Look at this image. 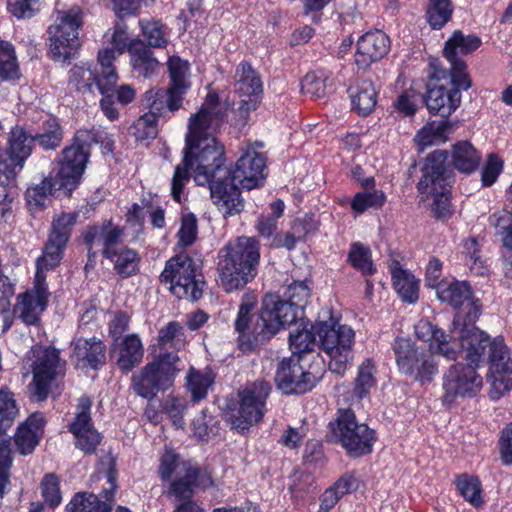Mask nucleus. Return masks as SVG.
I'll use <instances>...</instances> for the list:
<instances>
[{"mask_svg": "<svg viewBox=\"0 0 512 512\" xmlns=\"http://www.w3.org/2000/svg\"><path fill=\"white\" fill-rule=\"evenodd\" d=\"M393 286L399 297L409 304L417 302L419 298V281L399 263L391 266Z\"/></svg>", "mask_w": 512, "mask_h": 512, "instance_id": "2f4dec72", "label": "nucleus"}, {"mask_svg": "<svg viewBox=\"0 0 512 512\" xmlns=\"http://www.w3.org/2000/svg\"><path fill=\"white\" fill-rule=\"evenodd\" d=\"M256 303L257 296L253 292H247L242 296L234 322L235 331L239 334L240 338L261 340L260 334L254 333L258 326V321L254 325L251 324Z\"/></svg>", "mask_w": 512, "mask_h": 512, "instance_id": "c756f323", "label": "nucleus"}, {"mask_svg": "<svg viewBox=\"0 0 512 512\" xmlns=\"http://www.w3.org/2000/svg\"><path fill=\"white\" fill-rule=\"evenodd\" d=\"M66 512H111L105 501L91 493L79 492L74 495L65 507Z\"/></svg>", "mask_w": 512, "mask_h": 512, "instance_id": "49530a36", "label": "nucleus"}, {"mask_svg": "<svg viewBox=\"0 0 512 512\" xmlns=\"http://www.w3.org/2000/svg\"><path fill=\"white\" fill-rule=\"evenodd\" d=\"M180 363L176 354L165 353L146 364L132 378L136 394L151 399L159 391L170 388L177 374L183 369Z\"/></svg>", "mask_w": 512, "mask_h": 512, "instance_id": "9b49d317", "label": "nucleus"}, {"mask_svg": "<svg viewBox=\"0 0 512 512\" xmlns=\"http://www.w3.org/2000/svg\"><path fill=\"white\" fill-rule=\"evenodd\" d=\"M76 220L75 213H62L54 218L48 240L66 246Z\"/></svg>", "mask_w": 512, "mask_h": 512, "instance_id": "603ef678", "label": "nucleus"}, {"mask_svg": "<svg viewBox=\"0 0 512 512\" xmlns=\"http://www.w3.org/2000/svg\"><path fill=\"white\" fill-rule=\"evenodd\" d=\"M482 386L483 379L477 373L476 366L454 364L443 375L442 401L445 405H451L458 397H474Z\"/></svg>", "mask_w": 512, "mask_h": 512, "instance_id": "aec40b11", "label": "nucleus"}, {"mask_svg": "<svg viewBox=\"0 0 512 512\" xmlns=\"http://www.w3.org/2000/svg\"><path fill=\"white\" fill-rule=\"evenodd\" d=\"M224 110L218 95L209 92L200 110L190 116L183 163L175 168L171 195L181 202L191 170L197 185H209L214 204L227 216L239 213L242 205L235 186L220 181L228 172L222 167L224 146L217 141L214 132L223 119Z\"/></svg>", "mask_w": 512, "mask_h": 512, "instance_id": "f257e3e1", "label": "nucleus"}, {"mask_svg": "<svg viewBox=\"0 0 512 512\" xmlns=\"http://www.w3.org/2000/svg\"><path fill=\"white\" fill-rule=\"evenodd\" d=\"M460 103L461 94L457 89L436 84L427 86L425 104L430 113L447 118L455 112Z\"/></svg>", "mask_w": 512, "mask_h": 512, "instance_id": "a878e982", "label": "nucleus"}, {"mask_svg": "<svg viewBox=\"0 0 512 512\" xmlns=\"http://www.w3.org/2000/svg\"><path fill=\"white\" fill-rule=\"evenodd\" d=\"M453 132V124L450 121L428 122L415 135V142L422 148L444 143Z\"/></svg>", "mask_w": 512, "mask_h": 512, "instance_id": "f704fd0d", "label": "nucleus"}, {"mask_svg": "<svg viewBox=\"0 0 512 512\" xmlns=\"http://www.w3.org/2000/svg\"><path fill=\"white\" fill-rule=\"evenodd\" d=\"M170 83L166 90L151 89L145 93L144 102L154 113L168 109L175 112L182 107L183 97L191 87L190 64L179 56H171L167 62Z\"/></svg>", "mask_w": 512, "mask_h": 512, "instance_id": "0eeeda50", "label": "nucleus"}, {"mask_svg": "<svg viewBox=\"0 0 512 512\" xmlns=\"http://www.w3.org/2000/svg\"><path fill=\"white\" fill-rule=\"evenodd\" d=\"M56 191H63V188L57 187L54 178H44L39 184L28 187L25 198L30 211L44 207L48 197Z\"/></svg>", "mask_w": 512, "mask_h": 512, "instance_id": "79ce46f5", "label": "nucleus"}, {"mask_svg": "<svg viewBox=\"0 0 512 512\" xmlns=\"http://www.w3.org/2000/svg\"><path fill=\"white\" fill-rule=\"evenodd\" d=\"M334 85V78L328 71L317 70L307 73L302 80L301 88L303 93L312 97H322L329 88Z\"/></svg>", "mask_w": 512, "mask_h": 512, "instance_id": "37998d69", "label": "nucleus"}, {"mask_svg": "<svg viewBox=\"0 0 512 512\" xmlns=\"http://www.w3.org/2000/svg\"><path fill=\"white\" fill-rule=\"evenodd\" d=\"M352 108L359 115H369L377 104V92L372 82L363 80L349 88Z\"/></svg>", "mask_w": 512, "mask_h": 512, "instance_id": "473e14b6", "label": "nucleus"}, {"mask_svg": "<svg viewBox=\"0 0 512 512\" xmlns=\"http://www.w3.org/2000/svg\"><path fill=\"white\" fill-rule=\"evenodd\" d=\"M103 79V69L101 68L100 75H97L92 69L91 65L87 63H81L75 65L70 71V80L77 86L78 89L87 88L92 89L96 86L101 94H104L107 90H112L113 87H105L101 89L98 82Z\"/></svg>", "mask_w": 512, "mask_h": 512, "instance_id": "a18cd8bd", "label": "nucleus"}, {"mask_svg": "<svg viewBox=\"0 0 512 512\" xmlns=\"http://www.w3.org/2000/svg\"><path fill=\"white\" fill-rule=\"evenodd\" d=\"M149 110L150 114H145L144 116L140 117L134 124L133 135L136 137L138 141L153 139L156 137V116H160L165 112L162 111L161 113H154L150 108Z\"/></svg>", "mask_w": 512, "mask_h": 512, "instance_id": "4d7b16f0", "label": "nucleus"}, {"mask_svg": "<svg viewBox=\"0 0 512 512\" xmlns=\"http://www.w3.org/2000/svg\"><path fill=\"white\" fill-rule=\"evenodd\" d=\"M489 222L496 228H502L501 235L503 245L512 251V216L507 211L495 212L489 217Z\"/></svg>", "mask_w": 512, "mask_h": 512, "instance_id": "052dcab7", "label": "nucleus"}, {"mask_svg": "<svg viewBox=\"0 0 512 512\" xmlns=\"http://www.w3.org/2000/svg\"><path fill=\"white\" fill-rule=\"evenodd\" d=\"M72 358L78 367L97 369L104 362L105 347L96 338L78 339L74 343Z\"/></svg>", "mask_w": 512, "mask_h": 512, "instance_id": "cd10ccee", "label": "nucleus"}, {"mask_svg": "<svg viewBox=\"0 0 512 512\" xmlns=\"http://www.w3.org/2000/svg\"><path fill=\"white\" fill-rule=\"evenodd\" d=\"M35 136L24 128L14 127L8 136L6 147L0 149V184H10L24 168L31 156Z\"/></svg>", "mask_w": 512, "mask_h": 512, "instance_id": "dca6fc26", "label": "nucleus"}, {"mask_svg": "<svg viewBox=\"0 0 512 512\" xmlns=\"http://www.w3.org/2000/svg\"><path fill=\"white\" fill-rule=\"evenodd\" d=\"M468 313L469 321L457 315L452 323L448 341H455L460 350L465 352V358L471 365L478 366L489 349L490 368L488 381L491 385L490 397L498 399L512 387V354L502 337L493 340L479 330L474 321L480 314V305L472 301Z\"/></svg>", "mask_w": 512, "mask_h": 512, "instance_id": "f03ea898", "label": "nucleus"}, {"mask_svg": "<svg viewBox=\"0 0 512 512\" xmlns=\"http://www.w3.org/2000/svg\"><path fill=\"white\" fill-rule=\"evenodd\" d=\"M453 6L450 0H429L426 16L433 29H441L451 18Z\"/></svg>", "mask_w": 512, "mask_h": 512, "instance_id": "3c124183", "label": "nucleus"}, {"mask_svg": "<svg viewBox=\"0 0 512 512\" xmlns=\"http://www.w3.org/2000/svg\"><path fill=\"white\" fill-rule=\"evenodd\" d=\"M288 302L297 308V317L299 318L302 308L310 296V290L305 282H294L290 284L286 291Z\"/></svg>", "mask_w": 512, "mask_h": 512, "instance_id": "338daca9", "label": "nucleus"}, {"mask_svg": "<svg viewBox=\"0 0 512 512\" xmlns=\"http://www.w3.org/2000/svg\"><path fill=\"white\" fill-rule=\"evenodd\" d=\"M139 26L148 47L163 48L168 44L166 29L160 21L144 18L139 20Z\"/></svg>", "mask_w": 512, "mask_h": 512, "instance_id": "09e8293b", "label": "nucleus"}, {"mask_svg": "<svg viewBox=\"0 0 512 512\" xmlns=\"http://www.w3.org/2000/svg\"><path fill=\"white\" fill-rule=\"evenodd\" d=\"M316 333L320 349L329 358V369L336 374L344 373L352 359L353 329L331 317L316 324Z\"/></svg>", "mask_w": 512, "mask_h": 512, "instance_id": "6e6552de", "label": "nucleus"}, {"mask_svg": "<svg viewBox=\"0 0 512 512\" xmlns=\"http://www.w3.org/2000/svg\"><path fill=\"white\" fill-rule=\"evenodd\" d=\"M390 49L389 37L380 30L369 31L357 42L355 63L359 68H367L382 59Z\"/></svg>", "mask_w": 512, "mask_h": 512, "instance_id": "b1692460", "label": "nucleus"}, {"mask_svg": "<svg viewBox=\"0 0 512 512\" xmlns=\"http://www.w3.org/2000/svg\"><path fill=\"white\" fill-rule=\"evenodd\" d=\"M421 102V94L415 88L410 87L403 91L396 99L394 106L396 110L405 116H412L416 113Z\"/></svg>", "mask_w": 512, "mask_h": 512, "instance_id": "bf43d9fd", "label": "nucleus"}, {"mask_svg": "<svg viewBox=\"0 0 512 512\" xmlns=\"http://www.w3.org/2000/svg\"><path fill=\"white\" fill-rule=\"evenodd\" d=\"M212 485V479L206 472L199 471L193 466V476H188L187 471L176 477L169 486L168 496L179 500L190 499L193 495L194 487L207 488Z\"/></svg>", "mask_w": 512, "mask_h": 512, "instance_id": "c85d7f7f", "label": "nucleus"}, {"mask_svg": "<svg viewBox=\"0 0 512 512\" xmlns=\"http://www.w3.org/2000/svg\"><path fill=\"white\" fill-rule=\"evenodd\" d=\"M63 133L55 119L47 122V129L45 132L35 136L39 144L44 149H55L62 141Z\"/></svg>", "mask_w": 512, "mask_h": 512, "instance_id": "774afa93", "label": "nucleus"}, {"mask_svg": "<svg viewBox=\"0 0 512 512\" xmlns=\"http://www.w3.org/2000/svg\"><path fill=\"white\" fill-rule=\"evenodd\" d=\"M104 43L111 47H104L98 51L97 60L103 69V79L98 82L101 89L114 87L118 81V74L113 65L116 58L124 52L130 54L133 48L141 46L142 40L130 37L128 27L124 23H115L103 36Z\"/></svg>", "mask_w": 512, "mask_h": 512, "instance_id": "2eb2a0df", "label": "nucleus"}, {"mask_svg": "<svg viewBox=\"0 0 512 512\" xmlns=\"http://www.w3.org/2000/svg\"><path fill=\"white\" fill-rule=\"evenodd\" d=\"M130 56V65L139 75L150 78L154 76L160 66L159 61L154 57L150 48L142 41L141 46L132 49Z\"/></svg>", "mask_w": 512, "mask_h": 512, "instance_id": "e433bc0d", "label": "nucleus"}, {"mask_svg": "<svg viewBox=\"0 0 512 512\" xmlns=\"http://www.w3.org/2000/svg\"><path fill=\"white\" fill-rule=\"evenodd\" d=\"M83 10L73 6L57 12L54 23L49 27V51L55 61L65 62L75 55L79 48V29L83 24Z\"/></svg>", "mask_w": 512, "mask_h": 512, "instance_id": "9d476101", "label": "nucleus"}, {"mask_svg": "<svg viewBox=\"0 0 512 512\" xmlns=\"http://www.w3.org/2000/svg\"><path fill=\"white\" fill-rule=\"evenodd\" d=\"M456 486L460 495L471 505L479 507L483 504L481 482L477 477L461 475L456 480Z\"/></svg>", "mask_w": 512, "mask_h": 512, "instance_id": "8fccbe9b", "label": "nucleus"}, {"mask_svg": "<svg viewBox=\"0 0 512 512\" xmlns=\"http://www.w3.org/2000/svg\"><path fill=\"white\" fill-rule=\"evenodd\" d=\"M197 219L193 214H185L181 219V226L178 231V245L188 247L192 245L197 237Z\"/></svg>", "mask_w": 512, "mask_h": 512, "instance_id": "69168bd1", "label": "nucleus"}, {"mask_svg": "<svg viewBox=\"0 0 512 512\" xmlns=\"http://www.w3.org/2000/svg\"><path fill=\"white\" fill-rule=\"evenodd\" d=\"M48 298L46 282L35 280L32 289L17 296L14 314L26 325H35L47 307Z\"/></svg>", "mask_w": 512, "mask_h": 512, "instance_id": "5701e85b", "label": "nucleus"}, {"mask_svg": "<svg viewBox=\"0 0 512 512\" xmlns=\"http://www.w3.org/2000/svg\"><path fill=\"white\" fill-rule=\"evenodd\" d=\"M19 414V408L14 394L3 386L0 388V434L4 433L14 423Z\"/></svg>", "mask_w": 512, "mask_h": 512, "instance_id": "de8ad7c7", "label": "nucleus"}, {"mask_svg": "<svg viewBox=\"0 0 512 512\" xmlns=\"http://www.w3.org/2000/svg\"><path fill=\"white\" fill-rule=\"evenodd\" d=\"M143 355V343L137 334H128L117 344V364L125 372L138 365Z\"/></svg>", "mask_w": 512, "mask_h": 512, "instance_id": "7c9ffc66", "label": "nucleus"}, {"mask_svg": "<svg viewBox=\"0 0 512 512\" xmlns=\"http://www.w3.org/2000/svg\"><path fill=\"white\" fill-rule=\"evenodd\" d=\"M97 133L80 129L76 132L71 145L63 149L59 160V169L54 179L58 188L70 195L82 180L90 157V147L99 141Z\"/></svg>", "mask_w": 512, "mask_h": 512, "instance_id": "423d86ee", "label": "nucleus"}, {"mask_svg": "<svg viewBox=\"0 0 512 512\" xmlns=\"http://www.w3.org/2000/svg\"><path fill=\"white\" fill-rule=\"evenodd\" d=\"M271 386L265 381L247 384L238 392V406L232 409L227 417L231 427L245 432L258 424L266 413V400Z\"/></svg>", "mask_w": 512, "mask_h": 512, "instance_id": "4468645a", "label": "nucleus"}, {"mask_svg": "<svg viewBox=\"0 0 512 512\" xmlns=\"http://www.w3.org/2000/svg\"><path fill=\"white\" fill-rule=\"evenodd\" d=\"M298 319L297 308L275 294H267L261 304L258 326L254 333L260 334L261 340L269 339L280 330Z\"/></svg>", "mask_w": 512, "mask_h": 512, "instance_id": "f3484780", "label": "nucleus"}, {"mask_svg": "<svg viewBox=\"0 0 512 512\" xmlns=\"http://www.w3.org/2000/svg\"><path fill=\"white\" fill-rule=\"evenodd\" d=\"M91 400L88 397L79 399L76 415L69 425V431L75 437L76 447L85 453H92L101 442V436L93 427L90 409Z\"/></svg>", "mask_w": 512, "mask_h": 512, "instance_id": "4be33fe9", "label": "nucleus"}, {"mask_svg": "<svg viewBox=\"0 0 512 512\" xmlns=\"http://www.w3.org/2000/svg\"><path fill=\"white\" fill-rule=\"evenodd\" d=\"M122 235V230L111 225L104 227H91L84 236L85 243L89 246V250L97 243L103 244L104 256H108L109 252L113 253L117 249V243Z\"/></svg>", "mask_w": 512, "mask_h": 512, "instance_id": "72a5a7b5", "label": "nucleus"}, {"mask_svg": "<svg viewBox=\"0 0 512 512\" xmlns=\"http://www.w3.org/2000/svg\"><path fill=\"white\" fill-rule=\"evenodd\" d=\"M83 10L73 6L57 12L54 23L49 27V51L55 61L65 62L75 55L79 48V29L83 24Z\"/></svg>", "mask_w": 512, "mask_h": 512, "instance_id": "1a4fd4ad", "label": "nucleus"}, {"mask_svg": "<svg viewBox=\"0 0 512 512\" xmlns=\"http://www.w3.org/2000/svg\"><path fill=\"white\" fill-rule=\"evenodd\" d=\"M448 160L458 171L470 174L479 166L481 156L466 140L456 142L450 154L444 150H436L427 156L417 188L422 198L432 199V211L439 218L448 215L451 208V177L445 166Z\"/></svg>", "mask_w": 512, "mask_h": 512, "instance_id": "20e7f679", "label": "nucleus"}, {"mask_svg": "<svg viewBox=\"0 0 512 512\" xmlns=\"http://www.w3.org/2000/svg\"><path fill=\"white\" fill-rule=\"evenodd\" d=\"M385 200V194L380 190L358 192L351 201V209L354 213L361 214L370 208H381Z\"/></svg>", "mask_w": 512, "mask_h": 512, "instance_id": "5fc2aeb1", "label": "nucleus"}, {"mask_svg": "<svg viewBox=\"0 0 512 512\" xmlns=\"http://www.w3.org/2000/svg\"><path fill=\"white\" fill-rule=\"evenodd\" d=\"M481 44V40L475 35H465L461 31H455L446 41L444 56L447 60H462L459 56L475 51Z\"/></svg>", "mask_w": 512, "mask_h": 512, "instance_id": "c9c22d12", "label": "nucleus"}, {"mask_svg": "<svg viewBox=\"0 0 512 512\" xmlns=\"http://www.w3.org/2000/svg\"><path fill=\"white\" fill-rule=\"evenodd\" d=\"M214 383V374L211 370H197L193 367L189 369L186 376V388L191 394L194 403L204 399L208 390Z\"/></svg>", "mask_w": 512, "mask_h": 512, "instance_id": "ea45409f", "label": "nucleus"}, {"mask_svg": "<svg viewBox=\"0 0 512 512\" xmlns=\"http://www.w3.org/2000/svg\"><path fill=\"white\" fill-rule=\"evenodd\" d=\"M66 246L48 240L43 254L37 259L35 280L45 282L46 271L55 268L61 261Z\"/></svg>", "mask_w": 512, "mask_h": 512, "instance_id": "c03bdc74", "label": "nucleus"}, {"mask_svg": "<svg viewBox=\"0 0 512 512\" xmlns=\"http://www.w3.org/2000/svg\"><path fill=\"white\" fill-rule=\"evenodd\" d=\"M160 280L179 299L196 301L201 298L204 281L193 259L187 255L170 258L160 275Z\"/></svg>", "mask_w": 512, "mask_h": 512, "instance_id": "f8f14e48", "label": "nucleus"}, {"mask_svg": "<svg viewBox=\"0 0 512 512\" xmlns=\"http://www.w3.org/2000/svg\"><path fill=\"white\" fill-rule=\"evenodd\" d=\"M44 416L33 413L22 423L15 434L14 440L19 452L27 455L33 452L43 434Z\"/></svg>", "mask_w": 512, "mask_h": 512, "instance_id": "bb28decb", "label": "nucleus"}, {"mask_svg": "<svg viewBox=\"0 0 512 512\" xmlns=\"http://www.w3.org/2000/svg\"><path fill=\"white\" fill-rule=\"evenodd\" d=\"M114 264V269L122 277H130L139 270L140 257L138 253L127 247H120L106 256Z\"/></svg>", "mask_w": 512, "mask_h": 512, "instance_id": "a19ab883", "label": "nucleus"}, {"mask_svg": "<svg viewBox=\"0 0 512 512\" xmlns=\"http://www.w3.org/2000/svg\"><path fill=\"white\" fill-rule=\"evenodd\" d=\"M260 252L258 242L251 237H239L220 251L218 283L227 293L243 288L257 274Z\"/></svg>", "mask_w": 512, "mask_h": 512, "instance_id": "39448f33", "label": "nucleus"}, {"mask_svg": "<svg viewBox=\"0 0 512 512\" xmlns=\"http://www.w3.org/2000/svg\"><path fill=\"white\" fill-rule=\"evenodd\" d=\"M0 77L4 80L18 77L15 51L9 42H0Z\"/></svg>", "mask_w": 512, "mask_h": 512, "instance_id": "6e6d98bb", "label": "nucleus"}, {"mask_svg": "<svg viewBox=\"0 0 512 512\" xmlns=\"http://www.w3.org/2000/svg\"><path fill=\"white\" fill-rule=\"evenodd\" d=\"M32 354L34 357L32 393L37 400H44L51 381L62 372L59 352L52 347H35Z\"/></svg>", "mask_w": 512, "mask_h": 512, "instance_id": "412c9836", "label": "nucleus"}, {"mask_svg": "<svg viewBox=\"0 0 512 512\" xmlns=\"http://www.w3.org/2000/svg\"><path fill=\"white\" fill-rule=\"evenodd\" d=\"M10 440L0 436V496L9 483V469L12 464Z\"/></svg>", "mask_w": 512, "mask_h": 512, "instance_id": "e2e57ef3", "label": "nucleus"}, {"mask_svg": "<svg viewBox=\"0 0 512 512\" xmlns=\"http://www.w3.org/2000/svg\"><path fill=\"white\" fill-rule=\"evenodd\" d=\"M416 337L428 343L418 346L410 338L398 337L392 343L397 367L401 373L421 383L430 382L438 374V356L455 360L458 345L448 341V335L428 320L421 319L414 326Z\"/></svg>", "mask_w": 512, "mask_h": 512, "instance_id": "7ed1b4c3", "label": "nucleus"}, {"mask_svg": "<svg viewBox=\"0 0 512 512\" xmlns=\"http://www.w3.org/2000/svg\"><path fill=\"white\" fill-rule=\"evenodd\" d=\"M304 356L292 355L282 360L277 370L275 381L280 390L286 394L310 391L321 378L320 371L304 366Z\"/></svg>", "mask_w": 512, "mask_h": 512, "instance_id": "6ab92c4d", "label": "nucleus"}, {"mask_svg": "<svg viewBox=\"0 0 512 512\" xmlns=\"http://www.w3.org/2000/svg\"><path fill=\"white\" fill-rule=\"evenodd\" d=\"M330 427L332 435L349 456L360 457L372 452L375 431L365 423H359L351 409H340Z\"/></svg>", "mask_w": 512, "mask_h": 512, "instance_id": "ddd939ff", "label": "nucleus"}, {"mask_svg": "<svg viewBox=\"0 0 512 512\" xmlns=\"http://www.w3.org/2000/svg\"><path fill=\"white\" fill-rule=\"evenodd\" d=\"M349 260L352 266L364 275H372L375 272L369 249L360 244H354L351 247Z\"/></svg>", "mask_w": 512, "mask_h": 512, "instance_id": "13d9d810", "label": "nucleus"}, {"mask_svg": "<svg viewBox=\"0 0 512 512\" xmlns=\"http://www.w3.org/2000/svg\"><path fill=\"white\" fill-rule=\"evenodd\" d=\"M316 335V325L310 328L304 326L302 329L290 333L289 344L293 355L302 356V353L312 350Z\"/></svg>", "mask_w": 512, "mask_h": 512, "instance_id": "864d4df0", "label": "nucleus"}, {"mask_svg": "<svg viewBox=\"0 0 512 512\" xmlns=\"http://www.w3.org/2000/svg\"><path fill=\"white\" fill-rule=\"evenodd\" d=\"M222 167L228 173L226 176L222 175L220 181L235 186L239 194L238 186L251 190L260 186L265 178V158L252 146H247L242 150V154L232 172L224 167V163ZM239 199L241 198L239 197ZM240 201L243 205L242 200ZM242 208L243 206H241L240 211Z\"/></svg>", "mask_w": 512, "mask_h": 512, "instance_id": "a211bd4d", "label": "nucleus"}, {"mask_svg": "<svg viewBox=\"0 0 512 512\" xmlns=\"http://www.w3.org/2000/svg\"><path fill=\"white\" fill-rule=\"evenodd\" d=\"M436 293L441 302L448 303L456 309L465 302H469L472 295L471 288L466 282L456 280L444 282L438 287Z\"/></svg>", "mask_w": 512, "mask_h": 512, "instance_id": "4c0bfd02", "label": "nucleus"}, {"mask_svg": "<svg viewBox=\"0 0 512 512\" xmlns=\"http://www.w3.org/2000/svg\"><path fill=\"white\" fill-rule=\"evenodd\" d=\"M59 483V478L53 473L46 474L41 481L42 497L51 507L58 506L62 501Z\"/></svg>", "mask_w": 512, "mask_h": 512, "instance_id": "680f3d73", "label": "nucleus"}, {"mask_svg": "<svg viewBox=\"0 0 512 512\" xmlns=\"http://www.w3.org/2000/svg\"><path fill=\"white\" fill-rule=\"evenodd\" d=\"M185 471H187L188 476H193V465L190 462L182 461L174 451L166 449L160 457L158 468L160 479L169 481L173 476L178 477Z\"/></svg>", "mask_w": 512, "mask_h": 512, "instance_id": "58836bf2", "label": "nucleus"}, {"mask_svg": "<svg viewBox=\"0 0 512 512\" xmlns=\"http://www.w3.org/2000/svg\"><path fill=\"white\" fill-rule=\"evenodd\" d=\"M374 366L370 360L365 361L358 371L356 383L354 387L355 395L361 399L363 398L374 385Z\"/></svg>", "mask_w": 512, "mask_h": 512, "instance_id": "0e129e2a", "label": "nucleus"}, {"mask_svg": "<svg viewBox=\"0 0 512 512\" xmlns=\"http://www.w3.org/2000/svg\"><path fill=\"white\" fill-rule=\"evenodd\" d=\"M235 92L240 97H248V100H241V110L255 109L256 101L253 97L262 92V83L257 72L247 62H241L236 68Z\"/></svg>", "mask_w": 512, "mask_h": 512, "instance_id": "393cba45", "label": "nucleus"}]
</instances>
